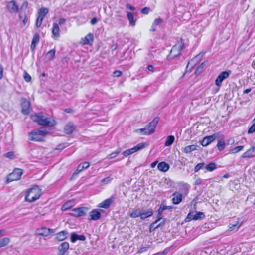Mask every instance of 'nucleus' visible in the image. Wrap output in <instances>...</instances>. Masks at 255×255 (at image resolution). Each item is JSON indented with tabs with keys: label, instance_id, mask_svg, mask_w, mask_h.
Listing matches in <instances>:
<instances>
[{
	"label": "nucleus",
	"instance_id": "obj_1",
	"mask_svg": "<svg viewBox=\"0 0 255 255\" xmlns=\"http://www.w3.org/2000/svg\"><path fill=\"white\" fill-rule=\"evenodd\" d=\"M153 212L151 209H146L144 208H135L129 213V216L132 218L140 217L143 220L153 215Z\"/></svg>",
	"mask_w": 255,
	"mask_h": 255
},
{
	"label": "nucleus",
	"instance_id": "obj_56",
	"mask_svg": "<svg viewBox=\"0 0 255 255\" xmlns=\"http://www.w3.org/2000/svg\"><path fill=\"white\" fill-rule=\"evenodd\" d=\"M65 144H66V143H65V144H61L58 145L56 147V150H62V149H63L64 148L66 147Z\"/></svg>",
	"mask_w": 255,
	"mask_h": 255
},
{
	"label": "nucleus",
	"instance_id": "obj_39",
	"mask_svg": "<svg viewBox=\"0 0 255 255\" xmlns=\"http://www.w3.org/2000/svg\"><path fill=\"white\" fill-rule=\"evenodd\" d=\"M121 152L120 149H118L115 152H112L107 157L108 159H112L116 157Z\"/></svg>",
	"mask_w": 255,
	"mask_h": 255
},
{
	"label": "nucleus",
	"instance_id": "obj_55",
	"mask_svg": "<svg viewBox=\"0 0 255 255\" xmlns=\"http://www.w3.org/2000/svg\"><path fill=\"white\" fill-rule=\"evenodd\" d=\"M164 210L162 208V207H160L158 209V213H157V218L158 219L159 218H161L160 217V216L162 215L163 212Z\"/></svg>",
	"mask_w": 255,
	"mask_h": 255
},
{
	"label": "nucleus",
	"instance_id": "obj_44",
	"mask_svg": "<svg viewBox=\"0 0 255 255\" xmlns=\"http://www.w3.org/2000/svg\"><path fill=\"white\" fill-rule=\"evenodd\" d=\"M24 79L25 81L29 82L31 81V77L30 75L26 71L24 73V76H23Z\"/></svg>",
	"mask_w": 255,
	"mask_h": 255
},
{
	"label": "nucleus",
	"instance_id": "obj_24",
	"mask_svg": "<svg viewBox=\"0 0 255 255\" xmlns=\"http://www.w3.org/2000/svg\"><path fill=\"white\" fill-rule=\"evenodd\" d=\"M114 199L113 198L107 199L103 201L102 202H101V203H100L99 205V207L105 209H107L110 207V206L112 203Z\"/></svg>",
	"mask_w": 255,
	"mask_h": 255
},
{
	"label": "nucleus",
	"instance_id": "obj_26",
	"mask_svg": "<svg viewBox=\"0 0 255 255\" xmlns=\"http://www.w3.org/2000/svg\"><path fill=\"white\" fill-rule=\"evenodd\" d=\"M157 168L162 172H166L169 169V165L165 162H161L157 165Z\"/></svg>",
	"mask_w": 255,
	"mask_h": 255
},
{
	"label": "nucleus",
	"instance_id": "obj_42",
	"mask_svg": "<svg viewBox=\"0 0 255 255\" xmlns=\"http://www.w3.org/2000/svg\"><path fill=\"white\" fill-rule=\"evenodd\" d=\"M244 148V146H237L235 148H234L233 149H232L231 151V152L232 153H238V152L242 150Z\"/></svg>",
	"mask_w": 255,
	"mask_h": 255
},
{
	"label": "nucleus",
	"instance_id": "obj_34",
	"mask_svg": "<svg viewBox=\"0 0 255 255\" xmlns=\"http://www.w3.org/2000/svg\"><path fill=\"white\" fill-rule=\"evenodd\" d=\"M175 140V137L173 135H169L167 137L166 140L165 142V146H169L171 145Z\"/></svg>",
	"mask_w": 255,
	"mask_h": 255
},
{
	"label": "nucleus",
	"instance_id": "obj_16",
	"mask_svg": "<svg viewBox=\"0 0 255 255\" xmlns=\"http://www.w3.org/2000/svg\"><path fill=\"white\" fill-rule=\"evenodd\" d=\"M217 137V136L216 134H213L210 136L205 137L201 141V145L203 146H207L212 142L214 141Z\"/></svg>",
	"mask_w": 255,
	"mask_h": 255
},
{
	"label": "nucleus",
	"instance_id": "obj_60",
	"mask_svg": "<svg viewBox=\"0 0 255 255\" xmlns=\"http://www.w3.org/2000/svg\"><path fill=\"white\" fill-rule=\"evenodd\" d=\"M3 68L2 65L0 64V79L3 77Z\"/></svg>",
	"mask_w": 255,
	"mask_h": 255
},
{
	"label": "nucleus",
	"instance_id": "obj_30",
	"mask_svg": "<svg viewBox=\"0 0 255 255\" xmlns=\"http://www.w3.org/2000/svg\"><path fill=\"white\" fill-rule=\"evenodd\" d=\"M93 41V35L92 34L89 33L85 37L83 40V43L84 44H90Z\"/></svg>",
	"mask_w": 255,
	"mask_h": 255
},
{
	"label": "nucleus",
	"instance_id": "obj_21",
	"mask_svg": "<svg viewBox=\"0 0 255 255\" xmlns=\"http://www.w3.org/2000/svg\"><path fill=\"white\" fill-rule=\"evenodd\" d=\"M101 217V213L97 209L92 210L90 212V220H97Z\"/></svg>",
	"mask_w": 255,
	"mask_h": 255
},
{
	"label": "nucleus",
	"instance_id": "obj_27",
	"mask_svg": "<svg viewBox=\"0 0 255 255\" xmlns=\"http://www.w3.org/2000/svg\"><path fill=\"white\" fill-rule=\"evenodd\" d=\"M205 169H206V172H212L217 169V164L215 162H210L207 165L205 164Z\"/></svg>",
	"mask_w": 255,
	"mask_h": 255
},
{
	"label": "nucleus",
	"instance_id": "obj_9",
	"mask_svg": "<svg viewBox=\"0 0 255 255\" xmlns=\"http://www.w3.org/2000/svg\"><path fill=\"white\" fill-rule=\"evenodd\" d=\"M30 102L25 98L21 99V113L24 115L29 114L31 110Z\"/></svg>",
	"mask_w": 255,
	"mask_h": 255
},
{
	"label": "nucleus",
	"instance_id": "obj_49",
	"mask_svg": "<svg viewBox=\"0 0 255 255\" xmlns=\"http://www.w3.org/2000/svg\"><path fill=\"white\" fill-rule=\"evenodd\" d=\"M254 122V124L249 128L248 131L249 134L253 133L255 132V122Z\"/></svg>",
	"mask_w": 255,
	"mask_h": 255
},
{
	"label": "nucleus",
	"instance_id": "obj_32",
	"mask_svg": "<svg viewBox=\"0 0 255 255\" xmlns=\"http://www.w3.org/2000/svg\"><path fill=\"white\" fill-rule=\"evenodd\" d=\"M163 22V20L161 18H156L154 20L152 23L151 31L154 32L156 31V26Z\"/></svg>",
	"mask_w": 255,
	"mask_h": 255
},
{
	"label": "nucleus",
	"instance_id": "obj_25",
	"mask_svg": "<svg viewBox=\"0 0 255 255\" xmlns=\"http://www.w3.org/2000/svg\"><path fill=\"white\" fill-rule=\"evenodd\" d=\"M75 129V127L72 123H68L66 124L64 128V131L67 134H71L72 133Z\"/></svg>",
	"mask_w": 255,
	"mask_h": 255
},
{
	"label": "nucleus",
	"instance_id": "obj_37",
	"mask_svg": "<svg viewBox=\"0 0 255 255\" xmlns=\"http://www.w3.org/2000/svg\"><path fill=\"white\" fill-rule=\"evenodd\" d=\"M205 168V163L204 162L197 164L194 168V172H198L200 170Z\"/></svg>",
	"mask_w": 255,
	"mask_h": 255
},
{
	"label": "nucleus",
	"instance_id": "obj_3",
	"mask_svg": "<svg viewBox=\"0 0 255 255\" xmlns=\"http://www.w3.org/2000/svg\"><path fill=\"white\" fill-rule=\"evenodd\" d=\"M159 121V118L155 117L152 122L147 125L143 128H140L136 130V132H139L141 135H150L152 134L154 131L155 128Z\"/></svg>",
	"mask_w": 255,
	"mask_h": 255
},
{
	"label": "nucleus",
	"instance_id": "obj_22",
	"mask_svg": "<svg viewBox=\"0 0 255 255\" xmlns=\"http://www.w3.org/2000/svg\"><path fill=\"white\" fill-rule=\"evenodd\" d=\"M199 61V55H197L189 61L187 66L186 69H189L190 70L192 69L194 66L196 65L197 62Z\"/></svg>",
	"mask_w": 255,
	"mask_h": 255
},
{
	"label": "nucleus",
	"instance_id": "obj_41",
	"mask_svg": "<svg viewBox=\"0 0 255 255\" xmlns=\"http://www.w3.org/2000/svg\"><path fill=\"white\" fill-rule=\"evenodd\" d=\"M72 206L73 205L71 201L67 202L63 205L62 209L63 210H66L71 208Z\"/></svg>",
	"mask_w": 255,
	"mask_h": 255
},
{
	"label": "nucleus",
	"instance_id": "obj_48",
	"mask_svg": "<svg viewBox=\"0 0 255 255\" xmlns=\"http://www.w3.org/2000/svg\"><path fill=\"white\" fill-rule=\"evenodd\" d=\"M150 248L149 245H147L145 247H141L138 251V253H143L147 251L149 248Z\"/></svg>",
	"mask_w": 255,
	"mask_h": 255
},
{
	"label": "nucleus",
	"instance_id": "obj_45",
	"mask_svg": "<svg viewBox=\"0 0 255 255\" xmlns=\"http://www.w3.org/2000/svg\"><path fill=\"white\" fill-rule=\"evenodd\" d=\"M240 225H238V224H230L229 225V230L232 231L234 230L236 227H237V229H238L240 227Z\"/></svg>",
	"mask_w": 255,
	"mask_h": 255
},
{
	"label": "nucleus",
	"instance_id": "obj_4",
	"mask_svg": "<svg viewBox=\"0 0 255 255\" xmlns=\"http://www.w3.org/2000/svg\"><path fill=\"white\" fill-rule=\"evenodd\" d=\"M48 132L42 127L35 129L29 133V139L31 141H43V138L47 135Z\"/></svg>",
	"mask_w": 255,
	"mask_h": 255
},
{
	"label": "nucleus",
	"instance_id": "obj_20",
	"mask_svg": "<svg viewBox=\"0 0 255 255\" xmlns=\"http://www.w3.org/2000/svg\"><path fill=\"white\" fill-rule=\"evenodd\" d=\"M86 237L83 235H78L75 232L71 234L70 240L71 242L75 243L77 240L85 241Z\"/></svg>",
	"mask_w": 255,
	"mask_h": 255
},
{
	"label": "nucleus",
	"instance_id": "obj_58",
	"mask_svg": "<svg viewBox=\"0 0 255 255\" xmlns=\"http://www.w3.org/2000/svg\"><path fill=\"white\" fill-rule=\"evenodd\" d=\"M114 76L115 77H120V76L122 75V72L120 71H115L114 73Z\"/></svg>",
	"mask_w": 255,
	"mask_h": 255
},
{
	"label": "nucleus",
	"instance_id": "obj_11",
	"mask_svg": "<svg viewBox=\"0 0 255 255\" xmlns=\"http://www.w3.org/2000/svg\"><path fill=\"white\" fill-rule=\"evenodd\" d=\"M205 215L204 213L198 212L194 214L193 212H190L185 219V221L187 222L192 220H197L204 218Z\"/></svg>",
	"mask_w": 255,
	"mask_h": 255
},
{
	"label": "nucleus",
	"instance_id": "obj_6",
	"mask_svg": "<svg viewBox=\"0 0 255 255\" xmlns=\"http://www.w3.org/2000/svg\"><path fill=\"white\" fill-rule=\"evenodd\" d=\"M184 47V43H183L182 39H180V41L175 44L172 48L168 56L169 59H173L180 55L181 50Z\"/></svg>",
	"mask_w": 255,
	"mask_h": 255
},
{
	"label": "nucleus",
	"instance_id": "obj_51",
	"mask_svg": "<svg viewBox=\"0 0 255 255\" xmlns=\"http://www.w3.org/2000/svg\"><path fill=\"white\" fill-rule=\"evenodd\" d=\"M203 183H204L202 179H201L200 178H197V179H196L195 181L194 185H199L201 184H203Z\"/></svg>",
	"mask_w": 255,
	"mask_h": 255
},
{
	"label": "nucleus",
	"instance_id": "obj_57",
	"mask_svg": "<svg viewBox=\"0 0 255 255\" xmlns=\"http://www.w3.org/2000/svg\"><path fill=\"white\" fill-rule=\"evenodd\" d=\"M147 68L149 71L151 72H154L155 71V68L152 65H149Z\"/></svg>",
	"mask_w": 255,
	"mask_h": 255
},
{
	"label": "nucleus",
	"instance_id": "obj_23",
	"mask_svg": "<svg viewBox=\"0 0 255 255\" xmlns=\"http://www.w3.org/2000/svg\"><path fill=\"white\" fill-rule=\"evenodd\" d=\"M68 235L69 233L67 231L63 230L56 234V238L57 239V240L62 241L66 239L67 238Z\"/></svg>",
	"mask_w": 255,
	"mask_h": 255
},
{
	"label": "nucleus",
	"instance_id": "obj_29",
	"mask_svg": "<svg viewBox=\"0 0 255 255\" xmlns=\"http://www.w3.org/2000/svg\"><path fill=\"white\" fill-rule=\"evenodd\" d=\"M52 32L54 37H58L59 36V27L57 23H53Z\"/></svg>",
	"mask_w": 255,
	"mask_h": 255
},
{
	"label": "nucleus",
	"instance_id": "obj_64",
	"mask_svg": "<svg viewBox=\"0 0 255 255\" xmlns=\"http://www.w3.org/2000/svg\"><path fill=\"white\" fill-rule=\"evenodd\" d=\"M126 7L130 9V10L134 11L135 10V8L132 6H131L130 4H128L126 5Z\"/></svg>",
	"mask_w": 255,
	"mask_h": 255
},
{
	"label": "nucleus",
	"instance_id": "obj_54",
	"mask_svg": "<svg viewBox=\"0 0 255 255\" xmlns=\"http://www.w3.org/2000/svg\"><path fill=\"white\" fill-rule=\"evenodd\" d=\"M28 3L27 1H24L21 6V9L26 10L27 8Z\"/></svg>",
	"mask_w": 255,
	"mask_h": 255
},
{
	"label": "nucleus",
	"instance_id": "obj_52",
	"mask_svg": "<svg viewBox=\"0 0 255 255\" xmlns=\"http://www.w3.org/2000/svg\"><path fill=\"white\" fill-rule=\"evenodd\" d=\"M112 180V178H110V177H108L107 178H104L103 179H102V182H103V183H104L105 184H107L109 183Z\"/></svg>",
	"mask_w": 255,
	"mask_h": 255
},
{
	"label": "nucleus",
	"instance_id": "obj_50",
	"mask_svg": "<svg viewBox=\"0 0 255 255\" xmlns=\"http://www.w3.org/2000/svg\"><path fill=\"white\" fill-rule=\"evenodd\" d=\"M150 8L149 7H144L141 9V12L143 14H147L150 11Z\"/></svg>",
	"mask_w": 255,
	"mask_h": 255
},
{
	"label": "nucleus",
	"instance_id": "obj_53",
	"mask_svg": "<svg viewBox=\"0 0 255 255\" xmlns=\"http://www.w3.org/2000/svg\"><path fill=\"white\" fill-rule=\"evenodd\" d=\"M23 17H24V18H23V19H22V23L21 24V26L22 27L25 26V25L26 24V23L27 22V20H28L27 17L25 14H24Z\"/></svg>",
	"mask_w": 255,
	"mask_h": 255
},
{
	"label": "nucleus",
	"instance_id": "obj_17",
	"mask_svg": "<svg viewBox=\"0 0 255 255\" xmlns=\"http://www.w3.org/2000/svg\"><path fill=\"white\" fill-rule=\"evenodd\" d=\"M255 156V146H253L244 152L241 156L243 158H250Z\"/></svg>",
	"mask_w": 255,
	"mask_h": 255
},
{
	"label": "nucleus",
	"instance_id": "obj_31",
	"mask_svg": "<svg viewBox=\"0 0 255 255\" xmlns=\"http://www.w3.org/2000/svg\"><path fill=\"white\" fill-rule=\"evenodd\" d=\"M56 50L53 49L49 51L46 54V58L48 61H51L53 60L55 56Z\"/></svg>",
	"mask_w": 255,
	"mask_h": 255
},
{
	"label": "nucleus",
	"instance_id": "obj_46",
	"mask_svg": "<svg viewBox=\"0 0 255 255\" xmlns=\"http://www.w3.org/2000/svg\"><path fill=\"white\" fill-rule=\"evenodd\" d=\"M43 19L44 18H41V17L38 16L36 22V26L37 28L41 25Z\"/></svg>",
	"mask_w": 255,
	"mask_h": 255
},
{
	"label": "nucleus",
	"instance_id": "obj_10",
	"mask_svg": "<svg viewBox=\"0 0 255 255\" xmlns=\"http://www.w3.org/2000/svg\"><path fill=\"white\" fill-rule=\"evenodd\" d=\"M231 73V70L225 71L220 73L215 80L216 85L219 87H221L222 82L227 79Z\"/></svg>",
	"mask_w": 255,
	"mask_h": 255
},
{
	"label": "nucleus",
	"instance_id": "obj_36",
	"mask_svg": "<svg viewBox=\"0 0 255 255\" xmlns=\"http://www.w3.org/2000/svg\"><path fill=\"white\" fill-rule=\"evenodd\" d=\"M10 241V239L8 238L5 237L0 240V248L4 247L8 245Z\"/></svg>",
	"mask_w": 255,
	"mask_h": 255
},
{
	"label": "nucleus",
	"instance_id": "obj_5",
	"mask_svg": "<svg viewBox=\"0 0 255 255\" xmlns=\"http://www.w3.org/2000/svg\"><path fill=\"white\" fill-rule=\"evenodd\" d=\"M40 196L41 190L37 185H35L28 190L25 196V200L29 202H32L38 199Z\"/></svg>",
	"mask_w": 255,
	"mask_h": 255
},
{
	"label": "nucleus",
	"instance_id": "obj_47",
	"mask_svg": "<svg viewBox=\"0 0 255 255\" xmlns=\"http://www.w3.org/2000/svg\"><path fill=\"white\" fill-rule=\"evenodd\" d=\"M84 169V167L82 165V164H80L78 165L77 170L74 172L73 175L78 174L79 172L83 171Z\"/></svg>",
	"mask_w": 255,
	"mask_h": 255
},
{
	"label": "nucleus",
	"instance_id": "obj_28",
	"mask_svg": "<svg viewBox=\"0 0 255 255\" xmlns=\"http://www.w3.org/2000/svg\"><path fill=\"white\" fill-rule=\"evenodd\" d=\"M127 17L129 22V24L130 26H134L136 23V19H134V16L132 13L127 11Z\"/></svg>",
	"mask_w": 255,
	"mask_h": 255
},
{
	"label": "nucleus",
	"instance_id": "obj_38",
	"mask_svg": "<svg viewBox=\"0 0 255 255\" xmlns=\"http://www.w3.org/2000/svg\"><path fill=\"white\" fill-rule=\"evenodd\" d=\"M148 146V144L145 143H141L138 144L136 146H135L134 147L136 149V151H139L140 150H141L146 147Z\"/></svg>",
	"mask_w": 255,
	"mask_h": 255
},
{
	"label": "nucleus",
	"instance_id": "obj_2",
	"mask_svg": "<svg viewBox=\"0 0 255 255\" xmlns=\"http://www.w3.org/2000/svg\"><path fill=\"white\" fill-rule=\"evenodd\" d=\"M31 118L34 122L41 126H53L56 124L54 120L44 116L42 113L32 115Z\"/></svg>",
	"mask_w": 255,
	"mask_h": 255
},
{
	"label": "nucleus",
	"instance_id": "obj_62",
	"mask_svg": "<svg viewBox=\"0 0 255 255\" xmlns=\"http://www.w3.org/2000/svg\"><path fill=\"white\" fill-rule=\"evenodd\" d=\"M82 165L84 167V168L85 169H87L89 166H90V164L89 162H84Z\"/></svg>",
	"mask_w": 255,
	"mask_h": 255
},
{
	"label": "nucleus",
	"instance_id": "obj_18",
	"mask_svg": "<svg viewBox=\"0 0 255 255\" xmlns=\"http://www.w3.org/2000/svg\"><path fill=\"white\" fill-rule=\"evenodd\" d=\"M172 201L174 204H178L182 200L183 195L181 193L175 192L172 194Z\"/></svg>",
	"mask_w": 255,
	"mask_h": 255
},
{
	"label": "nucleus",
	"instance_id": "obj_63",
	"mask_svg": "<svg viewBox=\"0 0 255 255\" xmlns=\"http://www.w3.org/2000/svg\"><path fill=\"white\" fill-rule=\"evenodd\" d=\"M123 154L124 155V156L127 157L128 155H130V153L129 152V150L128 149V150L124 151L123 153Z\"/></svg>",
	"mask_w": 255,
	"mask_h": 255
},
{
	"label": "nucleus",
	"instance_id": "obj_61",
	"mask_svg": "<svg viewBox=\"0 0 255 255\" xmlns=\"http://www.w3.org/2000/svg\"><path fill=\"white\" fill-rule=\"evenodd\" d=\"M98 22V19L96 17H94V18H93L91 21H90V23L92 25H94L95 24H96Z\"/></svg>",
	"mask_w": 255,
	"mask_h": 255
},
{
	"label": "nucleus",
	"instance_id": "obj_59",
	"mask_svg": "<svg viewBox=\"0 0 255 255\" xmlns=\"http://www.w3.org/2000/svg\"><path fill=\"white\" fill-rule=\"evenodd\" d=\"M14 154L12 152H9L5 154V156L9 158H12Z\"/></svg>",
	"mask_w": 255,
	"mask_h": 255
},
{
	"label": "nucleus",
	"instance_id": "obj_33",
	"mask_svg": "<svg viewBox=\"0 0 255 255\" xmlns=\"http://www.w3.org/2000/svg\"><path fill=\"white\" fill-rule=\"evenodd\" d=\"M48 8H41L38 11V16L41 17V18H44L45 15L48 12Z\"/></svg>",
	"mask_w": 255,
	"mask_h": 255
},
{
	"label": "nucleus",
	"instance_id": "obj_15",
	"mask_svg": "<svg viewBox=\"0 0 255 255\" xmlns=\"http://www.w3.org/2000/svg\"><path fill=\"white\" fill-rule=\"evenodd\" d=\"M7 7L10 13H16L18 11L19 6L15 0H11L7 3Z\"/></svg>",
	"mask_w": 255,
	"mask_h": 255
},
{
	"label": "nucleus",
	"instance_id": "obj_43",
	"mask_svg": "<svg viewBox=\"0 0 255 255\" xmlns=\"http://www.w3.org/2000/svg\"><path fill=\"white\" fill-rule=\"evenodd\" d=\"M39 41V35L38 33H36L34 34L32 40V43L34 44H37Z\"/></svg>",
	"mask_w": 255,
	"mask_h": 255
},
{
	"label": "nucleus",
	"instance_id": "obj_40",
	"mask_svg": "<svg viewBox=\"0 0 255 255\" xmlns=\"http://www.w3.org/2000/svg\"><path fill=\"white\" fill-rule=\"evenodd\" d=\"M225 142L223 140H219L218 142L217 146L220 151H222L225 148Z\"/></svg>",
	"mask_w": 255,
	"mask_h": 255
},
{
	"label": "nucleus",
	"instance_id": "obj_14",
	"mask_svg": "<svg viewBox=\"0 0 255 255\" xmlns=\"http://www.w3.org/2000/svg\"><path fill=\"white\" fill-rule=\"evenodd\" d=\"M69 248V244L67 242L62 243L58 247V254L64 255Z\"/></svg>",
	"mask_w": 255,
	"mask_h": 255
},
{
	"label": "nucleus",
	"instance_id": "obj_13",
	"mask_svg": "<svg viewBox=\"0 0 255 255\" xmlns=\"http://www.w3.org/2000/svg\"><path fill=\"white\" fill-rule=\"evenodd\" d=\"M165 219H162V218H159L155 221L153 222L150 226L149 231L151 232L156 228H158L160 226L161 224H164L165 223Z\"/></svg>",
	"mask_w": 255,
	"mask_h": 255
},
{
	"label": "nucleus",
	"instance_id": "obj_7",
	"mask_svg": "<svg viewBox=\"0 0 255 255\" xmlns=\"http://www.w3.org/2000/svg\"><path fill=\"white\" fill-rule=\"evenodd\" d=\"M23 172L21 169L17 168L8 175L6 179V183H9L12 181L18 180L20 179Z\"/></svg>",
	"mask_w": 255,
	"mask_h": 255
},
{
	"label": "nucleus",
	"instance_id": "obj_12",
	"mask_svg": "<svg viewBox=\"0 0 255 255\" xmlns=\"http://www.w3.org/2000/svg\"><path fill=\"white\" fill-rule=\"evenodd\" d=\"M89 208L87 207H80L73 209L71 213L75 217H80L85 215L88 211Z\"/></svg>",
	"mask_w": 255,
	"mask_h": 255
},
{
	"label": "nucleus",
	"instance_id": "obj_19",
	"mask_svg": "<svg viewBox=\"0 0 255 255\" xmlns=\"http://www.w3.org/2000/svg\"><path fill=\"white\" fill-rule=\"evenodd\" d=\"M200 148V146L197 145H188L182 149V151L186 154H188L192 151L197 150Z\"/></svg>",
	"mask_w": 255,
	"mask_h": 255
},
{
	"label": "nucleus",
	"instance_id": "obj_8",
	"mask_svg": "<svg viewBox=\"0 0 255 255\" xmlns=\"http://www.w3.org/2000/svg\"><path fill=\"white\" fill-rule=\"evenodd\" d=\"M55 231L56 229L43 227L36 229L35 232V235L47 237L51 234H54Z\"/></svg>",
	"mask_w": 255,
	"mask_h": 255
},
{
	"label": "nucleus",
	"instance_id": "obj_35",
	"mask_svg": "<svg viewBox=\"0 0 255 255\" xmlns=\"http://www.w3.org/2000/svg\"><path fill=\"white\" fill-rule=\"evenodd\" d=\"M205 65V62L202 63L196 69V71H195V74L196 75H199L200 73H201Z\"/></svg>",
	"mask_w": 255,
	"mask_h": 255
}]
</instances>
